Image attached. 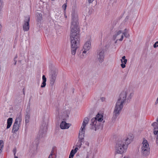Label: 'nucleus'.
Returning <instances> with one entry per match:
<instances>
[{
  "mask_svg": "<svg viewBox=\"0 0 158 158\" xmlns=\"http://www.w3.org/2000/svg\"><path fill=\"white\" fill-rule=\"evenodd\" d=\"M52 155L51 154H50V155L48 157V158H52Z\"/></svg>",
  "mask_w": 158,
  "mask_h": 158,
  "instance_id": "obj_41",
  "label": "nucleus"
},
{
  "mask_svg": "<svg viewBox=\"0 0 158 158\" xmlns=\"http://www.w3.org/2000/svg\"><path fill=\"white\" fill-rule=\"evenodd\" d=\"M65 17H67V16H65Z\"/></svg>",
  "mask_w": 158,
  "mask_h": 158,
  "instance_id": "obj_53",
  "label": "nucleus"
},
{
  "mask_svg": "<svg viewBox=\"0 0 158 158\" xmlns=\"http://www.w3.org/2000/svg\"><path fill=\"white\" fill-rule=\"evenodd\" d=\"M65 17H67V16H65Z\"/></svg>",
  "mask_w": 158,
  "mask_h": 158,
  "instance_id": "obj_52",
  "label": "nucleus"
},
{
  "mask_svg": "<svg viewBox=\"0 0 158 158\" xmlns=\"http://www.w3.org/2000/svg\"><path fill=\"white\" fill-rule=\"evenodd\" d=\"M3 2H0V11H1L3 7Z\"/></svg>",
  "mask_w": 158,
  "mask_h": 158,
  "instance_id": "obj_29",
  "label": "nucleus"
},
{
  "mask_svg": "<svg viewBox=\"0 0 158 158\" xmlns=\"http://www.w3.org/2000/svg\"><path fill=\"white\" fill-rule=\"evenodd\" d=\"M71 126V124L67 123L65 121H62L60 124V127L61 129H67Z\"/></svg>",
  "mask_w": 158,
  "mask_h": 158,
  "instance_id": "obj_10",
  "label": "nucleus"
},
{
  "mask_svg": "<svg viewBox=\"0 0 158 158\" xmlns=\"http://www.w3.org/2000/svg\"><path fill=\"white\" fill-rule=\"evenodd\" d=\"M42 80L43 81L41 85V88H44V87L46 85V82L47 81L46 78L44 75L42 76Z\"/></svg>",
  "mask_w": 158,
  "mask_h": 158,
  "instance_id": "obj_18",
  "label": "nucleus"
},
{
  "mask_svg": "<svg viewBox=\"0 0 158 158\" xmlns=\"http://www.w3.org/2000/svg\"><path fill=\"white\" fill-rule=\"evenodd\" d=\"M23 92L24 94H25L24 92L23 91Z\"/></svg>",
  "mask_w": 158,
  "mask_h": 158,
  "instance_id": "obj_49",
  "label": "nucleus"
},
{
  "mask_svg": "<svg viewBox=\"0 0 158 158\" xmlns=\"http://www.w3.org/2000/svg\"><path fill=\"white\" fill-rule=\"evenodd\" d=\"M103 116L98 113L96 117L93 118L91 120L90 125L91 126V129L96 131L100 128L101 122L103 120Z\"/></svg>",
  "mask_w": 158,
  "mask_h": 158,
  "instance_id": "obj_4",
  "label": "nucleus"
},
{
  "mask_svg": "<svg viewBox=\"0 0 158 158\" xmlns=\"http://www.w3.org/2000/svg\"><path fill=\"white\" fill-rule=\"evenodd\" d=\"M67 5L66 3H64L62 6V8L64 10H65L66 8Z\"/></svg>",
  "mask_w": 158,
  "mask_h": 158,
  "instance_id": "obj_32",
  "label": "nucleus"
},
{
  "mask_svg": "<svg viewBox=\"0 0 158 158\" xmlns=\"http://www.w3.org/2000/svg\"><path fill=\"white\" fill-rule=\"evenodd\" d=\"M133 137V135L131 134L123 140H118L115 146L116 152L118 153L122 154L127 149V146L132 141Z\"/></svg>",
  "mask_w": 158,
  "mask_h": 158,
  "instance_id": "obj_3",
  "label": "nucleus"
},
{
  "mask_svg": "<svg viewBox=\"0 0 158 158\" xmlns=\"http://www.w3.org/2000/svg\"><path fill=\"white\" fill-rule=\"evenodd\" d=\"M74 156L69 155V158H73Z\"/></svg>",
  "mask_w": 158,
  "mask_h": 158,
  "instance_id": "obj_46",
  "label": "nucleus"
},
{
  "mask_svg": "<svg viewBox=\"0 0 158 158\" xmlns=\"http://www.w3.org/2000/svg\"><path fill=\"white\" fill-rule=\"evenodd\" d=\"M91 48V42L90 41H88L85 43L83 46V53H86V52L89 51Z\"/></svg>",
  "mask_w": 158,
  "mask_h": 158,
  "instance_id": "obj_9",
  "label": "nucleus"
},
{
  "mask_svg": "<svg viewBox=\"0 0 158 158\" xmlns=\"http://www.w3.org/2000/svg\"><path fill=\"white\" fill-rule=\"evenodd\" d=\"M14 156H15V158H18V156H15V155H14Z\"/></svg>",
  "mask_w": 158,
  "mask_h": 158,
  "instance_id": "obj_47",
  "label": "nucleus"
},
{
  "mask_svg": "<svg viewBox=\"0 0 158 158\" xmlns=\"http://www.w3.org/2000/svg\"><path fill=\"white\" fill-rule=\"evenodd\" d=\"M30 18L29 15L25 17L23 29L24 31H27L29 29V22Z\"/></svg>",
  "mask_w": 158,
  "mask_h": 158,
  "instance_id": "obj_7",
  "label": "nucleus"
},
{
  "mask_svg": "<svg viewBox=\"0 0 158 158\" xmlns=\"http://www.w3.org/2000/svg\"><path fill=\"white\" fill-rule=\"evenodd\" d=\"M117 40L115 41V43H116L117 42V40Z\"/></svg>",
  "mask_w": 158,
  "mask_h": 158,
  "instance_id": "obj_51",
  "label": "nucleus"
},
{
  "mask_svg": "<svg viewBox=\"0 0 158 158\" xmlns=\"http://www.w3.org/2000/svg\"><path fill=\"white\" fill-rule=\"evenodd\" d=\"M85 127H82V126H81V129L80 130V132L84 133V132H85L84 130L85 129Z\"/></svg>",
  "mask_w": 158,
  "mask_h": 158,
  "instance_id": "obj_30",
  "label": "nucleus"
},
{
  "mask_svg": "<svg viewBox=\"0 0 158 158\" xmlns=\"http://www.w3.org/2000/svg\"><path fill=\"white\" fill-rule=\"evenodd\" d=\"M22 118L20 116H19L17 117L15 120L14 123L15 124H18L20 125L22 121Z\"/></svg>",
  "mask_w": 158,
  "mask_h": 158,
  "instance_id": "obj_17",
  "label": "nucleus"
},
{
  "mask_svg": "<svg viewBox=\"0 0 158 158\" xmlns=\"http://www.w3.org/2000/svg\"><path fill=\"white\" fill-rule=\"evenodd\" d=\"M57 74L55 70H52L51 71L50 75V84L51 85H53L55 82L56 79Z\"/></svg>",
  "mask_w": 158,
  "mask_h": 158,
  "instance_id": "obj_8",
  "label": "nucleus"
},
{
  "mask_svg": "<svg viewBox=\"0 0 158 158\" xmlns=\"http://www.w3.org/2000/svg\"><path fill=\"white\" fill-rule=\"evenodd\" d=\"M76 153L75 152H74V151H73V149H72V150L70 152V155H72V156H74L75 154Z\"/></svg>",
  "mask_w": 158,
  "mask_h": 158,
  "instance_id": "obj_31",
  "label": "nucleus"
},
{
  "mask_svg": "<svg viewBox=\"0 0 158 158\" xmlns=\"http://www.w3.org/2000/svg\"><path fill=\"white\" fill-rule=\"evenodd\" d=\"M19 126L20 125L15 124V123H14L13 126L12 132L13 133H15L17 132L18 130Z\"/></svg>",
  "mask_w": 158,
  "mask_h": 158,
  "instance_id": "obj_13",
  "label": "nucleus"
},
{
  "mask_svg": "<svg viewBox=\"0 0 158 158\" xmlns=\"http://www.w3.org/2000/svg\"><path fill=\"white\" fill-rule=\"evenodd\" d=\"M13 152L14 155H15V154L16 152V148H14L13 149Z\"/></svg>",
  "mask_w": 158,
  "mask_h": 158,
  "instance_id": "obj_35",
  "label": "nucleus"
},
{
  "mask_svg": "<svg viewBox=\"0 0 158 158\" xmlns=\"http://www.w3.org/2000/svg\"><path fill=\"white\" fill-rule=\"evenodd\" d=\"M154 133L156 135V143H158V128H155V130L154 131Z\"/></svg>",
  "mask_w": 158,
  "mask_h": 158,
  "instance_id": "obj_22",
  "label": "nucleus"
},
{
  "mask_svg": "<svg viewBox=\"0 0 158 158\" xmlns=\"http://www.w3.org/2000/svg\"><path fill=\"white\" fill-rule=\"evenodd\" d=\"M133 94L128 90H124L121 92L114 109L113 114L114 118H116L119 115L123 107V105L130 100Z\"/></svg>",
  "mask_w": 158,
  "mask_h": 158,
  "instance_id": "obj_2",
  "label": "nucleus"
},
{
  "mask_svg": "<svg viewBox=\"0 0 158 158\" xmlns=\"http://www.w3.org/2000/svg\"><path fill=\"white\" fill-rule=\"evenodd\" d=\"M18 58V56L17 55H16L15 57V58H14V60H16V59Z\"/></svg>",
  "mask_w": 158,
  "mask_h": 158,
  "instance_id": "obj_44",
  "label": "nucleus"
},
{
  "mask_svg": "<svg viewBox=\"0 0 158 158\" xmlns=\"http://www.w3.org/2000/svg\"><path fill=\"white\" fill-rule=\"evenodd\" d=\"M156 122H155L152 124V126L154 127V131L155 128H158V118L156 119Z\"/></svg>",
  "mask_w": 158,
  "mask_h": 158,
  "instance_id": "obj_23",
  "label": "nucleus"
},
{
  "mask_svg": "<svg viewBox=\"0 0 158 158\" xmlns=\"http://www.w3.org/2000/svg\"><path fill=\"white\" fill-rule=\"evenodd\" d=\"M126 59V57L125 56H123L122 58V59L121 60H123V59Z\"/></svg>",
  "mask_w": 158,
  "mask_h": 158,
  "instance_id": "obj_43",
  "label": "nucleus"
},
{
  "mask_svg": "<svg viewBox=\"0 0 158 158\" xmlns=\"http://www.w3.org/2000/svg\"><path fill=\"white\" fill-rule=\"evenodd\" d=\"M54 148H53L51 151V152L50 153V154H51L52 155H54Z\"/></svg>",
  "mask_w": 158,
  "mask_h": 158,
  "instance_id": "obj_36",
  "label": "nucleus"
},
{
  "mask_svg": "<svg viewBox=\"0 0 158 158\" xmlns=\"http://www.w3.org/2000/svg\"><path fill=\"white\" fill-rule=\"evenodd\" d=\"M13 121V118H9L7 120V129H8L10 127Z\"/></svg>",
  "mask_w": 158,
  "mask_h": 158,
  "instance_id": "obj_16",
  "label": "nucleus"
},
{
  "mask_svg": "<svg viewBox=\"0 0 158 158\" xmlns=\"http://www.w3.org/2000/svg\"><path fill=\"white\" fill-rule=\"evenodd\" d=\"M78 150V147H76L75 149L73 150V151L75 152L76 153L77 150Z\"/></svg>",
  "mask_w": 158,
  "mask_h": 158,
  "instance_id": "obj_37",
  "label": "nucleus"
},
{
  "mask_svg": "<svg viewBox=\"0 0 158 158\" xmlns=\"http://www.w3.org/2000/svg\"><path fill=\"white\" fill-rule=\"evenodd\" d=\"M85 144V145H87L88 146H89V143L88 142H86Z\"/></svg>",
  "mask_w": 158,
  "mask_h": 158,
  "instance_id": "obj_45",
  "label": "nucleus"
},
{
  "mask_svg": "<svg viewBox=\"0 0 158 158\" xmlns=\"http://www.w3.org/2000/svg\"><path fill=\"white\" fill-rule=\"evenodd\" d=\"M89 121V120L88 117H86L85 118L83 122L82 125V127H85L86 125L88 123Z\"/></svg>",
  "mask_w": 158,
  "mask_h": 158,
  "instance_id": "obj_19",
  "label": "nucleus"
},
{
  "mask_svg": "<svg viewBox=\"0 0 158 158\" xmlns=\"http://www.w3.org/2000/svg\"><path fill=\"white\" fill-rule=\"evenodd\" d=\"M14 65H16L17 64V60H14Z\"/></svg>",
  "mask_w": 158,
  "mask_h": 158,
  "instance_id": "obj_39",
  "label": "nucleus"
},
{
  "mask_svg": "<svg viewBox=\"0 0 158 158\" xmlns=\"http://www.w3.org/2000/svg\"><path fill=\"white\" fill-rule=\"evenodd\" d=\"M30 117V114L28 113H27L25 115V123H28L29 122V119Z\"/></svg>",
  "mask_w": 158,
  "mask_h": 158,
  "instance_id": "obj_24",
  "label": "nucleus"
},
{
  "mask_svg": "<svg viewBox=\"0 0 158 158\" xmlns=\"http://www.w3.org/2000/svg\"><path fill=\"white\" fill-rule=\"evenodd\" d=\"M84 133L80 132L79 133L78 137H81L84 136Z\"/></svg>",
  "mask_w": 158,
  "mask_h": 158,
  "instance_id": "obj_34",
  "label": "nucleus"
},
{
  "mask_svg": "<svg viewBox=\"0 0 158 158\" xmlns=\"http://www.w3.org/2000/svg\"><path fill=\"white\" fill-rule=\"evenodd\" d=\"M86 53H83V51L82 52V54H80V55L79 56V57L80 58L82 59L86 57Z\"/></svg>",
  "mask_w": 158,
  "mask_h": 158,
  "instance_id": "obj_26",
  "label": "nucleus"
},
{
  "mask_svg": "<svg viewBox=\"0 0 158 158\" xmlns=\"http://www.w3.org/2000/svg\"><path fill=\"white\" fill-rule=\"evenodd\" d=\"M122 33V31L119 30L116 31L115 34L113 35V38L114 40H115L117 38L119 39L120 35L121 34V35Z\"/></svg>",
  "mask_w": 158,
  "mask_h": 158,
  "instance_id": "obj_12",
  "label": "nucleus"
},
{
  "mask_svg": "<svg viewBox=\"0 0 158 158\" xmlns=\"http://www.w3.org/2000/svg\"><path fill=\"white\" fill-rule=\"evenodd\" d=\"M72 21L70 27L71 52L74 55L77 48H78L80 42V34L78 27L79 22L77 12L73 10L71 13Z\"/></svg>",
  "mask_w": 158,
  "mask_h": 158,
  "instance_id": "obj_1",
  "label": "nucleus"
},
{
  "mask_svg": "<svg viewBox=\"0 0 158 158\" xmlns=\"http://www.w3.org/2000/svg\"><path fill=\"white\" fill-rule=\"evenodd\" d=\"M123 35L126 38H127L129 37V35L127 31V29H125L123 32H122V33L121 35V38L118 40L120 41H122L123 38Z\"/></svg>",
  "mask_w": 158,
  "mask_h": 158,
  "instance_id": "obj_11",
  "label": "nucleus"
},
{
  "mask_svg": "<svg viewBox=\"0 0 158 158\" xmlns=\"http://www.w3.org/2000/svg\"><path fill=\"white\" fill-rule=\"evenodd\" d=\"M101 99L102 101H104L105 100V98L104 97H101Z\"/></svg>",
  "mask_w": 158,
  "mask_h": 158,
  "instance_id": "obj_38",
  "label": "nucleus"
},
{
  "mask_svg": "<svg viewBox=\"0 0 158 158\" xmlns=\"http://www.w3.org/2000/svg\"><path fill=\"white\" fill-rule=\"evenodd\" d=\"M105 50L102 48L100 49L97 53V57L98 61L101 63L104 60Z\"/></svg>",
  "mask_w": 158,
  "mask_h": 158,
  "instance_id": "obj_6",
  "label": "nucleus"
},
{
  "mask_svg": "<svg viewBox=\"0 0 158 158\" xmlns=\"http://www.w3.org/2000/svg\"><path fill=\"white\" fill-rule=\"evenodd\" d=\"M121 62L122 64H121V67L123 68H124L125 67V64L127 63V59H123V60H121Z\"/></svg>",
  "mask_w": 158,
  "mask_h": 158,
  "instance_id": "obj_20",
  "label": "nucleus"
},
{
  "mask_svg": "<svg viewBox=\"0 0 158 158\" xmlns=\"http://www.w3.org/2000/svg\"><path fill=\"white\" fill-rule=\"evenodd\" d=\"M158 103V97L157 98L156 100V101L155 103V104H157Z\"/></svg>",
  "mask_w": 158,
  "mask_h": 158,
  "instance_id": "obj_40",
  "label": "nucleus"
},
{
  "mask_svg": "<svg viewBox=\"0 0 158 158\" xmlns=\"http://www.w3.org/2000/svg\"><path fill=\"white\" fill-rule=\"evenodd\" d=\"M0 2H3V0H0Z\"/></svg>",
  "mask_w": 158,
  "mask_h": 158,
  "instance_id": "obj_48",
  "label": "nucleus"
},
{
  "mask_svg": "<svg viewBox=\"0 0 158 158\" xmlns=\"http://www.w3.org/2000/svg\"><path fill=\"white\" fill-rule=\"evenodd\" d=\"M3 147V142L2 140H0V154L2 151V149Z\"/></svg>",
  "mask_w": 158,
  "mask_h": 158,
  "instance_id": "obj_25",
  "label": "nucleus"
},
{
  "mask_svg": "<svg viewBox=\"0 0 158 158\" xmlns=\"http://www.w3.org/2000/svg\"><path fill=\"white\" fill-rule=\"evenodd\" d=\"M19 62H21V60H19Z\"/></svg>",
  "mask_w": 158,
  "mask_h": 158,
  "instance_id": "obj_50",
  "label": "nucleus"
},
{
  "mask_svg": "<svg viewBox=\"0 0 158 158\" xmlns=\"http://www.w3.org/2000/svg\"><path fill=\"white\" fill-rule=\"evenodd\" d=\"M94 0H88V2L89 3H92Z\"/></svg>",
  "mask_w": 158,
  "mask_h": 158,
  "instance_id": "obj_42",
  "label": "nucleus"
},
{
  "mask_svg": "<svg viewBox=\"0 0 158 158\" xmlns=\"http://www.w3.org/2000/svg\"><path fill=\"white\" fill-rule=\"evenodd\" d=\"M157 47H158V41L155 43L153 45V47L154 48H156Z\"/></svg>",
  "mask_w": 158,
  "mask_h": 158,
  "instance_id": "obj_33",
  "label": "nucleus"
},
{
  "mask_svg": "<svg viewBox=\"0 0 158 158\" xmlns=\"http://www.w3.org/2000/svg\"><path fill=\"white\" fill-rule=\"evenodd\" d=\"M84 136H82L81 137H78L79 138V140H78V141L79 142H80L81 143H82L84 142Z\"/></svg>",
  "mask_w": 158,
  "mask_h": 158,
  "instance_id": "obj_27",
  "label": "nucleus"
},
{
  "mask_svg": "<svg viewBox=\"0 0 158 158\" xmlns=\"http://www.w3.org/2000/svg\"><path fill=\"white\" fill-rule=\"evenodd\" d=\"M36 15L37 17V21L40 22L42 19V15L41 13H37Z\"/></svg>",
  "mask_w": 158,
  "mask_h": 158,
  "instance_id": "obj_21",
  "label": "nucleus"
},
{
  "mask_svg": "<svg viewBox=\"0 0 158 158\" xmlns=\"http://www.w3.org/2000/svg\"><path fill=\"white\" fill-rule=\"evenodd\" d=\"M47 130V125L45 123H43L41 125L39 131L40 138H41L45 136Z\"/></svg>",
  "mask_w": 158,
  "mask_h": 158,
  "instance_id": "obj_5",
  "label": "nucleus"
},
{
  "mask_svg": "<svg viewBox=\"0 0 158 158\" xmlns=\"http://www.w3.org/2000/svg\"><path fill=\"white\" fill-rule=\"evenodd\" d=\"M82 144L81 143L78 141V142L76 145V147H78L80 148L81 147Z\"/></svg>",
  "mask_w": 158,
  "mask_h": 158,
  "instance_id": "obj_28",
  "label": "nucleus"
},
{
  "mask_svg": "<svg viewBox=\"0 0 158 158\" xmlns=\"http://www.w3.org/2000/svg\"><path fill=\"white\" fill-rule=\"evenodd\" d=\"M150 148H146V149H142V153L144 156H147L149 154Z\"/></svg>",
  "mask_w": 158,
  "mask_h": 158,
  "instance_id": "obj_15",
  "label": "nucleus"
},
{
  "mask_svg": "<svg viewBox=\"0 0 158 158\" xmlns=\"http://www.w3.org/2000/svg\"><path fill=\"white\" fill-rule=\"evenodd\" d=\"M142 143L143 146L141 148L142 149H143V148L146 149V148H149V144L147 140L144 139Z\"/></svg>",
  "mask_w": 158,
  "mask_h": 158,
  "instance_id": "obj_14",
  "label": "nucleus"
}]
</instances>
